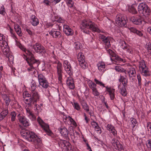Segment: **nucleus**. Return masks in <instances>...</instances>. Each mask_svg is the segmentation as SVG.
<instances>
[{"mask_svg": "<svg viewBox=\"0 0 151 151\" xmlns=\"http://www.w3.org/2000/svg\"><path fill=\"white\" fill-rule=\"evenodd\" d=\"M18 46L21 50L29 56L27 57L25 55L23 54V57L26 59L29 65V67L27 68V71L35 74L36 73L35 67L38 65V61L35 59L33 55L31 52L27 49L24 46L20 43L18 44Z\"/></svg>", "mask_w": 151, "mask_h": 151, "instance_id": "nucleus-1", "label": "nucleus"}, {"mask_svg": "<svg viewBox=\"0 0 151 151\" xmlns=\"http://www.w3.org/2000/svg\"><path fill=\"white\" fill-rule=\"evenodd\" d=\"M81 28L82 32L87 34H89L90 32L89 31V29L93 32L98 33L102 32L96 24L88 19H85L82 21L81 25Z\"/></svg>", "mask_w": 151, "mask_h": 151, "instance_id": "nucleus-2", "label": "nucleus"}, {"mask_svg": "<svg viewBox=\"0 0 151 151\" xmlns=\"http://www.w3.org/2000/svg\"><path fill=\"white\" fill-rule=\"evenodd\" d=\"M21 134L22 136L29 141L33 142L36 144L41 143V138L35 134L33 132L27 130H24L21 132Z\"/></svg>", "mask_w": 151, "mask_h": 151, "instance_id": "nucleus-3", "label": "nucleus"}, {"mask_svg": "<svg viewBox=\"0 0 151 151\" xmlns=\"http://www.w3.org/2000/svg\"><path fill=\"white\" fill-rule=\"evenodd\" d=\"M138 10L140 13H142L143 15L147 17L151 14V11L147 4L145 3H141L138 7Z\"/></svg>", "mask_w": 151, "mask_h": 151, "instance_id": "nucleus-4", "label": "nucleus"}, {"mask_svg": "<svg viewBox=\"0 0 151 151\" xmlns=\"http://www.w3.org/2000/svg\"><path fill=\"white\" fill-rule=\"evenodd\" d=\"M5 43L2 44H0V47L3 54L8 58L9 61L12 60L13 58V57L10 54L9 51V47L8 45L7 42H5Z\"/></svg>", "mask_w": 151, "mask_h": 151, "instance_id": "nucleus-5", "label": "nucleus"}, {"mask_svg": "<svg viewBox=\"0 0 151 151\" xmlns=\"http://www.w3.org/2000/svg\"><path fill=\"white\" fill-rule=\"evenodd\" d=\"M37 120L40 125L47 133V134L49 136H52L53 135V133L49 129V125L45 123L39 117L37 118Z\"/></svg>", "mask_w": 151, "mask_h": 151, "instance_id": "nucleus-6", "label": "nucleus"}, {"mask_svg": "<svg viewBox=\"0 0 151 151\" xmlns=\"http://www.w3.org/2000/svg\"><path fill=\"white\" fill-rule=\"evenodd\" d=\"M94 81L96 83L90 80H88L87 82L89 87L92 90V91L97 88L96 85H99L103 87H105L104 84L101 81L98 80L96 78H94Z\"/></svg>", "mask_w": 151, "mask_h": 151, "instance_id": "nucleus-7", "label": "nucleus"}, {"mask_svg": "<svg viewBox=\"0 0 151 151\" xmlns=\"http://www.w3.org/2000/svg\"><path fill=\"white\" fill-rule=\"evenodd\" d=\"M38 79L39 85L43 88H47L49 86L47 80L42 74H39L38 75Z\"/></svg>", "mask_w": 151, "mask_h": 151, "instance_id": "nucleus-8", "label": "nucleus"}, {"mask_svg": "<svg viewBox=\"0 0 151 151\" xmlns=\"http://www.w3.org/2000/svg\"><path fill=\"white\" fill-rule=\"evenodd\" d=\"M63 66L65 71L69 76L73 75V71L70 62L67 60H64L63 61Z\"/></svg>", "mask_w": 151, "mask_h": 151, "instance_id": "nucleus-9", "label": "nucleus"}, {"mask_svg": "<svg viewBox=\"0 0 151 151\" xmlns=\"http://www.w3.org/2000/svg\"><path fill=\"white\" fill-rule=\"evenodd\" d=\"M115 22L116 24L120 27L125 26L127 24L126 21L122 15H117L116 16Z\"/></svg>", "mask_w": 151, "mask_h": 151, "instance_id": "nucleus-10", "label": "nucleus"}, {"mask_svg": "<svg viewBox=\"0 0 151 151\" xmlns=\"http://www.w3.org/2000/svg\"><path fill=\"white\" fill-rule=\"evenodd\" d=\"M55 63L57 64V73L58 76V79L61 82L62 79V65L59 61H56Z\"/></svg>", "mask_w": 151, "mask_h": 151, "instance_id": "nucleus-11", "label": "nucleus"}, {"mask_svg": "<svg viewBox=\"0 0 151 151\" xmlns=\"http://www.w3.org/2000/svg\"><path fill=\"white\" fill-rule=\"evenodd\" d=\"M99 37L105 44L106 49L109 48L110 47L111 45L110 42V40L111 38V37H106L104 35L100 34H99Z\"/></svg>", "mask_w": 151, "mask_h": 151, "instance_id": "nucleus-12", "label": "nucleus"}, {"mask_svg": "<svg viewBox=\"0 0 151 151\" xmlns=\"http://www.w3.org/2000/svg\"><path fill=\"white\" fill-rule=\"evenodd\" d=\"M18 119L19 122L24 126L27 127L29 126L30 124L29 121L25 116H20V114H19L18 116Z\"/></svg>", "mask_w": 151, "mask_h": 151, "instance_id": "nucleus-13", "label": "nucleus"}, {"mask_svg": "<svg viewBox=\"0 0 151 151\" xmlns=\"http://www.w3.org/2000/svg\"><path fill=\"white\" fill-rule=\"evenodd\" d=\"M63 31L67 36H71L73 34V31L70 27L67 24L63 25Z\"/></svg>", "mask_w": 151, "mask_h": 151, "instance_id": "nucleus-14", "label": "nucleus"}, {"mask_svg": "<svg viewBox=\"0 0 151 151\" xmlns=\"http://www.w3.org/2000/svg\"><path fill=\"white\" fill-rule=\"evenodd\" d=\"M130 20L134 24L136 25H140L142 23V20L141 17L139 16L136 17L133 16L131 17L130 18Z\"/></svg>", "mask_w": 151, "mask_h": 151, "instance_id": "nucleus-15", "label": "nucleus"}, {"mask_svg": "<svg viewBox=\"0 0 151 151\" xmlns=\"http://www.w3.org/2000/svg\"><path fill=\"white\" fill-rule=\"evenodd\" d=\"M33 48L37 53H41L44 50V47L40 44L36 43L33 45Z\"/></svg>", "mask_w": 151, "mask_h": 151, "instance_id": "nucleus-16", "label": "nucleus"}, {"mask_svg": "<svg viewBox=\"0 0 151 151\" xmlns=\"http://www.w3.org/2000/svg\"><path fill=\"white\" fill-rule=\"evenodd\" d=\"M49 34L51 35L53 37L55 38L59 39L61 37L62 34L59 31L57 30H52L49 32Z\"/></svg>", "mask_w": 151, "mask_h": 151, "instance_id": "nucleus-17", "label": "nucleus"}, {"mask_svg": "<svg viewBox=\"0 0 151 151\" xmlns=\"http://www.w3.org/2000/svg\"><path fill=\"white\" fill-rule=\"evenodd\" d=\"M30 97L33 100V102H36L39 101L40 96L36 91L30 92Z\"/></svg>", "mask_w": 151, "mask_h": 151, "instance_id": "nucleus-18", "label": "nucleus"}, {"mask_svg": "<svg viewBox=\"0 0 151 151\" xmlns=\"http://www.w3.org/2000/svg\"><path fill=\"white\" fill-rule=\"evenodd\" d=\"M58 130L63 137H67L68 135V132L67 129L64 127L61 126L58 128Z\"/></svg>", "mask_w": 151, "mask_h": 151, "instance_id": "nucleus-19", "label": "nucleus"}, {"mask_svg": "<svg viewBox=\"0 0 151 151\" xmlns=\"http://www.w3.org/2000/svg\"><path fill=\"white\" fill-rule=\"evenodd\" d=\"M124 73L126 74H128L130 78L133 77L135 76L136 75L135 69L132 67L129 68L128 70H125Z\"/></svg>", "mask_w": 151, "mask_h": 151, "instance_id": "nucleus-20", "label": "nucleus"}, {"mask_svg": "<svg viewBox=\"0 0 151 151\" xmlns=\"http://www.w3.org/2000/svg\"><path fill=\"white\" fill-rule=\"evenodd\" d=\"M66 83L69 88L71 89H73L75 87V85L73 78L71 76L68 77L67 79Z\"/></svg>", "mask_w": 151, "mask_h": 151, "instance_id": "nucleus-21", "label": "nucleus"}, {"mask_svg": "<svg viewBox=\"0 0 151 151\" xmlns=\"http://www.w3.org/2000/svg\"><path fill=\"white\" fill-rule=\"evenodd\" d=\"M105 87L106 88V91H107L109 93L111 99H114L115 98V89L111 87H108L107 86H105Z\"/></svg>", "mask_w": 151, "mask_h": 151, "instance_id": "nucleus-22", "label": "nucleus"}, {"mask_svg": "<svg viewBox=\"0 0 151 151\" xmlns=\"http://www.w3.org/2000/svg\"><path fill=\"white\" fill-rule=\"evenodd\" d=\"M99 70L101 73H104L106 70V65L104 62H101L97 64Z\"/></svg>", "mask_w": 151, "mask_h": 151, "instance_id": "nucleus-23", "label": "nucleus"}, {"mask_svg": "<svg viewBox=\"0 0 151 151\" xmlns=\"http://www.w3.org/2000/svg\"><path fill=\"white\" fill-rule=\"evenodd\" d=\"M107 129L114 136H116L117 135V131L116 130L115 128L113 125L110 124H108L106 126Z\"/></svg>", "mask_w": 151, "mask_h": 151, "instance_id": "nucleus-24", "label": "nucleus"}, {"mask_svg": "<svg viewBox=\"0 0 151 151\" xmlns=\"http://www.w3.org/2000/svg\"><path fill=\"white\" fill-rule=\"evenodd\" d=\"M30 21L32 25L34 26H37L39 23L38 19L35 15H32L31 16Z\"/></svg>", "mask_w": 151, "mask_h": 151, "instance_id": "nucleus-25", "label": "nucleus"}, {"mask_svg": "<svg viewBox=\"0 0 151 151\" xmlns=\"http://www.w3.org/2000/svg\"><path fill=\"white\" fill-rule=\"evenodd\" d=\"M27 114L28 116L32 120L34 121L36 119V117L30 109L27 108L26 109Z\"/></svg>", "mask_w": 151, "mask_h": 151, "instance_id": "nucleus-26", "label": "nucleus"}, {"mask_svg": "<svg viewBox=\"0 0 151 151\" xmlns=\"http://www.w3.org/2000/svg\"><path fill=\"white\" fill-rule=\"evenodd\" d=\"M1 109L2 111L0 114V121L3 120L8 114L7 107L6 109H4V108H2Z\"/></svg>", "mask_w": 151, "mask_h": 151, "instance_id": "nucleus-27", "label": "nucleus"}, {"mask_svg": "<svg viewBox=\"0 0 151 151\" xmlns=\"http://www.w3.org/2000/svg\"><path fill=\"white\" fill-rule=\"evenodd\" d=\"M119 80L120 82L122 83V84L124 87H127L128 82L127 79L125 78L124 76L121 75L120 78L119 79Z\"/></svg>", "mask_w": 151, "mask_h": 151, "instance_id": "nucleus-28", "label": "nucleus"}, {"mask_svg": "<svg viewBox=\"0 0 151 151\" xmlns=\"http://www.w3.org/2000/svg\"><path fill=\"white\" fill-rule=\"evenodd\" d=\"M30 86L29 89L31 92H32V91H35V90L37 87L35 82L34 81H32L31 82Z\"/></svg>", "mask_w": 151, "mask_h": 151, "instance_id": "nucleus-29", "label": "nucleus"}, {"mask_svg": "<svg viewBox=\"0 0 151 151\" xmlns=\"http://www.w3.org/2000/svg\"><path fill=\"white\" fill-rule=\"evenodd\" d=\"M14 28L17 35L19 36H21L22 33L20 26L18 24H15L14 25Z\"/></svg>", "mask_w": 151, "mask_h": 151, "instance_id": "nucleus-30", "label": "nucleus"}, {"mask_svg": "<svg viewBox=\"0 0 151 151\" xmlns=\"http://www.w3.org/2000/svg\"><path fill=\"white\" fill-rule=\"evenodd\" d=\"M140 71L142 75L144 76H148L150 75V73L147 67L142 69V70H141Z\"/></svg>", "mask_w": 151, "mask_h": 151, "instance_id": "nucleus-31", "label": "nucleus"}, {"mask_svg": "<svg viewBox=\"0 0 151 151\" xmlns=\"http://www.w3.org/2000/svg\"><path fill=\"white\" fill-rule=\"evenodd\" d=\"M79 65L82 69H85L87 68L88 64L85 61L83 60L79 62Z\"/></svg>", "mask_w": 151, "mask_h": 151, "instance_id": "nucleus-32", "label": "nucleus"}, {"mask_svg": "<svg viewBox=\"0 0 151 151\" xmlns=\"http://www.w3.org/2000/svg\"><path fill=\"white\" fill-rule=\"evenodd\" d=\"M2 97L3 99L5 101L6 105L8 106L11 100L6 94L2 95Z\"/></svg>", "mask_w": 151, "mask_h": 151, "instance_id": "nucleus-33", "label": "nucleus"}, {"mask_svg": "<svg viewBox=\"0 0 151 151\" xmlns=\"http://www.w3.org/2000/svg\"><path fill=\"white\" fill-rule=\"evenodd\" d=\"M24 100L25 104L28 105V106H31L32 103L34 104L35 102H33V100L30 97L27 98H24Z\"/></svg>", "mask_w": 151, "mask_h": 151, "instance_id": "nucleus-34", "label": "nucleus"}, {"mask_svg": "<svg viewBox=\"0 0 151 151\" xmlns=\"http://www.w3.org/2000/svg\"><path fill=\"white\" fill-rule=\"evenodd\" d=\"M147 67L144 60H142L139 62V68L140 70Z\"/></svg>", "mask_w": 151, "mask_h": 151, "instance_id": "nucleus-35", "label": "nucleus"}, {"mask_svg": "<svg viewBox=\"0 0 151 151\" xmlns=\"http://www.w3.org/2000/svg\"><path fill=\"white\" fill-rule=\"evenodd\" d=\"M73 108L77 111H79L81 109V107L79 104L77 102L74 101L72 103Z\"/></svg>", "mask_w": 151, "mask_h": 151, "instance_id": "nucleus-36", "label": "nucleus"}, {"mask_svg": "<svg viewBox=\"0 0 151 151\" xmlns=\"http://www.w3.org/2000/svg\"><path fill=\"white\" fill-rule=\"evenodd\" d=\"M114 69L118 72H124V73L125 70L121 66L118 65H116L114 67Z\"/></svg>", "mask_w": 151, "mask_h": 151, "instance_id": "nucleus-37", "label": "nucleus"}, {"mask_svg": "<svg viewBox=\"0 0 151 151\" xmlns=\"http://www.w3.org/2000/svg\"><path fill=\"white\" fill-rule=\"evenodd\" d=\"M82 108L87 112L89 111V106L87 103L85 102H82L81 103Z\"/></svg>", "mask_w": 151, "mask_h": 151, "instance_id": "nucleus-38", "label": "nucleus"}, {"mask_svg": "<svg viewBox=\"0 0 151 151\" xmlns=\"http://www.w3.org/2000/svg\"><path fill=\"white\" fill-rule=\"evenodd\" d=\"M125 87L123 86V87L121 88L119 90L120 93L124 96H126L127 94V92Z\"/></svg>", "mask_w": 151, "mask_h": 151, "instance_id": "nucleus-39", "label": "nucleus"}, {"mask_svg": "<svg viewBox=\"0 0 151 151\" xmlns=\"http://www.w3.org/2000/svg\"><path fill=\"white\" fill-rule=\"evenodd\" d=\"M121 42L122 44L121 45V47L123 50H127L129 46L127 45L126 42L124 41H122Z\"/></svg>", "mask_w": 151, "mask_h": 151, "instance_id": "nucleus-40", "label": "nucleus"}, {"mask_svg": "<svg viewBox=\"0 0 151 151\" xmlns=\"http://www.w3.org/2000/svg\"><path fill=\"white\" fill-rule=\"evenodd\" d=\"M85 57L83 54L82 52H79L78 55V59L79 62L83 60H85Z\"/></svg>", "mask_w": 151, "mask_h": 151, "instance_id": "nucleus-41", "label": "nucleus"}, {"mask_svg": "<svg viewBox=\"0 0 151 151\" xmlns=\"http://www.w3.org/2000/svg\"><path fill=\"white\" fill-rule=\"evenodd\" d=\"M130 119L132 127L133 128H134L136 125H137V122L136 119L134 118H132Z\"/></svg>", "mask_w": 151, "mask_h": 151, "instance_id": "nucleus-42", "label": "nucleus"}, {"mask_svg": "<svg viewBox=\"0 0 151 151\" xmlns=\"http://www.w3.org/2000/svg\"><path fill=\"white\" fill-rule=\"evenodd\" d=\"M114 147H116L117 149L121 150L123 148L122 146L120 144L119 142L117 140H116L114 145Z\"/></svg>", "mask_w": 151, "mask_h": 151, "instance_id": "nucleus-43", "label": "nucleus"}, {"mask_svg": "<svg viewBox=\"0 0 151 151\" xmlns=\"http://www.w3.org/2000/svg\"><path fill=\"white\" fill-rule=\"evenodd\" d=\"M5 42H7L6 41L5 36L3 34L0 33V44H2L5 43Z\"/></svg>", "mask_w": 151, "mask_h": 151, "instance_id": "nucleus-44", "label": "nucleus"}, {"mask_svg": "<svg viewBox=\"0 0 151 151\" xmlns=\"http://www.w3.org/2000/svg\"><path fill=\"white\" fill-rule=\"evenodd\" d=\"M114 59L115 60L117 61H118L119 62H125V60H124L122 58H120V57H119L117 55H116V54L115 56H114Z\"/></svg>", "mask_w": 151, "mask_h": 151, "instance_id": "nucleus-45", "label": "nucleus"}, {"mask_svg": "<svg viewBox=\"0 0 151 151\" xmlns=\"http://www.w3.org/2000/svg\"><path fill=\"white\" fill-rule=\"evenodd\" d=\"M129 12L133 14H136L137 13V11L134 7L132 6L129 9Z\"/></svg>", "mask_w": 151, "mask_h": 151, "instance_id": "nucleus-46", "label": "nucleus"}, {"mask_svg": "<svg viewBox=\"0 0 151 151\" xmlns=\"http://www.w3.org/2000/svg\"><path fill=\"white\" fill-rule=\"evenodd\" d=\"M6 13L5 9L3 5L0 6V14L4 16Z\"/></svg>", "mask_w": 151, "mask_h": 151, "instance_id": "nucleus-47", "label": "nucleus"}, {"mask_svg": "<svg viewBox=\"0 0 151 151\" xmlns=\"http://www.w3.org/2000/svg\"><path fill=\"white\" fill-rule=\"evenodd\" d=\"M11 120L12 121H14L16 119V113L14 111L12 112L11 113Z\"/></svg>", "mask_w": 151, "mask_h": 151, "instance_id": "nucleus-48", "label": "nucleus"}, {"mask_svg": "<svg viewBox=\"0 0 151 151\" xmlns=\"http://www.w3.org/2000/svg\"><path fill=\"white\" fill-rule=\"evenodd\" d=\"M92 93L94 96H98L100 95V93L97 88L92 91Z\"/></svg>", "mask_w": 151, "mask_h": 151, "instance_id": "nucleus-49", "label": "nucleus"}, {"mask_svg": "<svg viewBox=\"0 0 151 151\" xmlns=\"http://www.w3.org/2000/svg\"><path fill=\"white\" fill-rule=\"evenodd\" d=\"M71 145L69 143L67 142L66 145H65V147L67 151H70L71 150Z\"/></svg>", "mask_w": 151, "mask_h": 151, "instance_id": "nucleus-50", "label": "nucleus"}, {"mask_svg": "<svg viewBox=\"0 0 151 151\" xmlns=\"http://www.w3.org/2000/svg\"><path fill=\"white\" fill-rule=\"evenodd\" d=\"M68 6L70 8L73 7V3L72 0H68L65 1Z\"/></svg>", "mask_w": 151, "mask_h": 151, "instance_id": "nucleus-51", "label": "nucleus"}, {"mask_svg": "<svg viewBox=\"0 0 151 151\" xmlns=\"http://www.w3.org/2000/svg\"><path fill=\"white\" fill-rule=\"evenodd\" d=\"M137 78L138 80V85L139 86H140L142 85V79L140 74H137Z\"/></svg>", "mask_w": 151, "mask_h": 151, "instance_id": "nucleus-52", "label": "nucleus"}, {"mask_svg": "<svg viewBox=\"0 0 151 151\" xmlns=\"http://www.w3.org/2000/svg\"><path fill=\"white\" fill-rule=\"evenodd\" d=\"M30 93L26 91H24L23 93V96L24 98H28L30 97Z\"/></svg>", "mask_w": 151, "mask_h": 151, "instance_id": "nucleus-53", "label": "nucleus"}, {"mask_svg": "<svg viewBox=\"0 0 151 151\" xmlns=\"http://www.w3.org/2000/svg\"><path fill=\"white\" fill-rule=\"evenodd\" d=\"M146 127L147 131L151 133V123L150 122H147Z\"/></svg>", "mask_w": 151, "mask_h": 151, "instance_id": "nucleus-54", "label": "nucleus"}, {"mask_svg": "<svg viewBox=\"0 0 151 151\" xmlns=\"http://www.w3.org/2000/svg\"><path fill=\"white\" fill-rule=\"evenodd\" d=\"M107 52L108 54H109L110 56L112 57H114L116 55V54L113 51L110 49L107 50Z\"/></svg>", "mask_w": 151, "mask_h": 151, "instance_id": "nucleus-55", "label": "nucleus"}, {"mask_svg": "<svg viewBox=\"0 0 151 151\" xmlns=\"http://www.w3.org/2000/svg\"><path fill=\"white\" fill-rule=\"evenodd\" d=\"M56 21L59 23H63L65 22V20L61 17H58L57 18H56Z\"/></svg>", "mask_w": 151, "mask_h": 151, "instance_id": "nucleus-56", "label": "nucleus"}, {"mask_svg": "<svg viewBox=\"0 0 151 151\" xmlns=\"http://www.w3.org/2000/svg\"><path fill=\"white\" fill-rule=\"evenodd\" d=\"M74 45L76 49H79L81 48L80 43L79 42H77L74 43Z\"/></svg>", "mask_w": 151, "mask_h": 151, "instance_id": "nucleus-57", "label": "nucleus"}, {"mask_svg": "<svg viewBox=\"0 0 151 151\" xmlns=\"http://www.w3.org/2000/svg\"><path fill=\"white\" fill-rule=\"evenodd\" d=\"M146 47L148 51L150 52L151 53V43H148L146 45Z\"/></svg>", "mask_w": 151, "mask_h": 151, "instance_id": "nucleus-58", "label": "nucleus"}, {"mask_svg": "<svg viewBox=\"0 0 151 151\" xmlns=\"http://www.w3.org/2000/svg\"><path fill=\"white\" fill-rule=\"evenodd\" d=\"M137 35L139 36L140 37H142L143 36V34L142 33V31L137 30L136 33H135Z\"/></svg>", "mask_w": 151, "mask_h": 151, "instance_id": "nucleus-59", "label": "nucleus"}, {"mask_svg": "<svg viewBox=\"0 0 151 151\" xmlns=\"http://www.w3.org/2000/svg\"><path fill=\"white\" fill-rule=\"evenodd\" d=\"M127 53L132 54L133 52V49L132 47L129 46L128 48L126 50Z\"/></svg>", "mask_w": 151, "mask_h": 151, "instance_id": "nucleus-60", "label": "nucleus"}, {"mask_svg": "<svg viewBox=\"0 0 151 151\" xmlns=\"http://www.w3.org/2000/svg\"><path fill=\"white\" fill-rule=\"evenodd\" d=\"M146 145L148 148L151 150V139H149L147 141Z\"/></svg>", "mask_w": 151, "mask_h": 151, "instance_id": "nucleus-61", "label": "nucleus"}, {"mask_svg": "<svg viewBox=\"0 0 151 151\" xmlns=\"http://www.w3.org/2000/svg\"><path fill=\"white\" fill-rule=\"evenodd\" d=\"M91 124L93 127L94 128L96 127H98V126H99L98 124L94 121H93L91 122Z\"/></svg>", "mask_w": 151, "mask_h": 151, "instance_id": "nucleus-62", "label": "nucleus"}, {"mask_svg": "<svg viewBox=\"0 0 151 151\" xmlns=\"http://www.w3.org/2000/svg\"><path fill=\"white\" fill-rule=\"evenodd\" d=\"M129 29L131 32H133L134 34L136 33V32L137 30L136 29L133 27H130Z\"/></svg>", "mask_w": 151, "mask_h": 151, "instance_id": "nucleus-63", "label": "nucleus"}, {"mask_svg": "<svg viewBox=\"0 0 151 151\" xmlns=\"http://www.w3.org/2000/svg\"><path fill=\"white\" fill-rule=\"evenodd\" d=\"M53 28L52 29L53 30H58L59 29H60V27L59 25L57 24H55L54 25V26H53Z\"/></svg>", "mask_w": 151, "mask_h": 151, "instance_id": "nucleus-64", "label": "nucleus"}]
</instances>
